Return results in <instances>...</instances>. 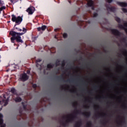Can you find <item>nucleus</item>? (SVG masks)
I'll use <instances>...</instances> for the list:
<instances>
[{"instance_id": "obj_1", "label": "nucleus", "mask_w": 127, "mask_h": 127, "mask_svg": "<svg viewBox=\"0 0 127 127\" xmlns=\"http://www.w3.org/2000/svg\"><path fill=\"white\" fill-rule=\"evenodd\" d=\"M22 31L23 33H18L12 31L9 32L10 35L12 36L10 38L11 42H12V43H14L15 40H16L17 42H20V43H23V41H22L21 37L20 36H21V35H23L24 33L26 32V29H25V28H23Z\"/></svg>"}, {"instance_id": "obj_2", "label": "nucleus", "mask_w": 127, "mask_h": 127, "mask_svg": "<svg viewBox=\"0 0 127 127\" xmlns=\"http://www.w3.org/2000/svg\"><path fill=\"white\" fill-rule=\"evenodd\" d=\"M81 110H76V112L74 113V114L70 115L71 117L66 120L65 123L62 121L63 126H64V127H65L66 124H68V123H72V122H74L75 119H77V115H78V114H81Z\"/></svg>"}, {"instance_id": "obj_3", "label": "nucleus", "mask_w": 127, "mask_h": 127, "mask_svg": "<svg viewBox=\"0 0 127 127\" xmlns=\"http://www.w3.org/2000/svg\"><path fill=\"white\" fill-rule=\"evenodd\" d=\"M11 20L13 22H15L18 24H19L22 21V18L20 16L16 17L14 15H12Z\"/></svg>"}, {"instance_id": "obj_4", "label": "nucleus", "mask_w": 127, "mask_h": 127, "mask_svg": "<svg viewBox=\"0 0 127 127\" xmlns=\"http://www.w3.org/2000/svg\"><path fill=\"white\" fill-rule=\"evenodd\" d=\"M57 79L58 80H61V81H64V82H66L68 83H74V80L72 79H67L66 81L64 80V77H63V75H58L56 76Z\"/></svg>"}, {"instance_id": "obj_5", "label": "nucleus", "mask_w": 127, "mask_h": 127, "mask_svg": "<svg viewBox=\"0 0 127 127\" xmlns=\"http://www.w3.org/2000/svg\"><path fill=\"white\" fill-rule=\"evenodd\" d=\"M111 31L114 35H115V36H117L118 37H121V32L118 31V29H112L111 30Z\"/></svg>"}, {"instance_id": "obj_6", "label": "nucleus", "mask_w": 127, "mask_h": 127, "mask_svg": "<svg viewBox=\"0 0 127 127\" xmlns=\"http://www.w3.org/2000/svg\"><path fill=\"white\" fill-rule=\"evenodd\" d=\"M105 6L107 10L111 11V12H116V7L110 6V4H106Z\"/></svg>"}, {"instance_id": "obj_7", "label": "nucleus", "mask_w": 127, "mask_h": 127, "mask_svg": "<svg viewBox=\"0 0 127 127\" xmlns=\"http://www.w3.org/2000/svg\"><path fill=\"white\" fill-rule=\"evenodd\" d=\"M26 11L29 14H33V12L35 11V8L33 6H30L27 9Z\"/></svg>"}, {"instance_id": "obj_8", "label": "nucleus", "mask_w": 127, "mask_h": 127, "mask_svg": "<svg viewBox=\"0 0 127 127\" xmlns=\"http://www.w3.org/2000/svg\"><path fill=\"white\" fill-rule=\"evenodd\" d=\"M88 6H91V9L95 10V6H94V1L93 0H90L87 2Z\"/></svg>"}, {"instance_id": "obj_9", "label": "nucleus", "mask_w": 127, "mask_h": 127, "mask_svg": "<svg viewBox=\"0 0 127 127\" xmlns=\"http://www.w3.org/2000/svg\"><path fill=\"white\" fill-rule=\"evenodd\" d=\"M20 79L21 81H26L27 79H28V76L26 75V74L24 73L22 75H21Z\"/></svg>"}, {"instance_id": "obj_10", "label": "nucleus", "mask_w": 127, "mask_h": 127, "mask_svg": "<svg viewBox=\"0 0 127 127\" xmlns=\"http://www.w3.org/2000/svg\"><path fill=\"white\" fill-rule=\"evenodd\" d=\"M4 99L2 101H0V103L2 106H6L7 105V102L8 99H5V97L4 96Z\"/></svg>"}, {"instance_id": "obj_11", "label": "nucleus", "mask_w": 127, "mask_h": 127, "mask_svg": "<svg viewBox=\"0 0 127 127\" xmlns=\"http://www.w3.org/2000/svg\"><path fill=\"white\" fill-rule=\"evenodd\" d=\"M117 4L120 5V6H122V7H126L127 6V2H117Z\"/></svg>"}, {"instance_id": "obj_12", "label": "nucleus", "mask_w": 127, "mask_h": 127, "mask_svg": "<svg viewBox=\"0 0 127 127\" xmlns=\"http://www.w3.org/2000/svg\"><path fill=\"white\" fill-rule=\"evenodd\" d=\"M2 123H3V120H2V115L0 114V126H1V127H5V125L2 124Z\"/></svg>"}, {"instance_id": "obj_13", "label": "nucleus", "mask_w": 127, "mask_h": 127, "mask_svg": "<svg viewBox=\"0 0 127 127\" xmlns=\"http://www.w3.org/2000/svg\"><path fill=\"white\" fill-rule=\"evenodd\" d=\"M118 25L120 28H122V29H125L126 27H127V22L125 23L124 25L122 24H119Z\"/></svg>"}, {"instance_id": "obj_14", "label": "nucleus", "mask_w": 127, "mask_h": 127, "mask_svg": "<svg viewBox=\"0 0 127 127\" xmlns=\"http://www.w3.org/2000/svg\"><path fill=\"white\" fill-rule=\"evenodd\" d=\"M83 116L86 117V118H90L91 117V112H86V113H81Z\"/></svg>"}, {"instance_id": "obj_15", "label": "nucleus", "mask_w": 127, "mask_h": 127, "mask_svg": "<svg viewBox=\"0 0 127 127\" xmlns=\"http://www.w3.org/2000/svg\"><path fill=\"white\" fill-rule=\"evenodd\" d=\"M41 61V60H40V59L37 60L36 61V66L37 67H38V68H40V67H42V65H39V64L40 63Z\"/></svg>"}, {"instance_id": "obj_16", "label": "nucleus", "mask_w": 127, "mask_h": 127, "mask_svg": "<svg viewBox=\"0 0 127 127\" xmlns=\"http://www.w3.org/2000/svg\"><path fill=\"white\" fill-rule=\"evenodd\" d=\"M38 31H44L46 29V26L44 25L42 27L37 28Z\"/></svg>"}, {"instance_id": "obj_17", "label": "nucleus", "mask_w": 127, "mask_h": 127, "mask_svg": "<svg viewBox=\"0 0 127 127\" xmlns=\"http://www.w3.org/2000/svg\"><path fill=\"white\" fill-rule=\"evenodd\" d=\"M81 125L82 122L81 121H79L75 125L74 127H81Z\"/></svg>"}, {"instance_id": "obj_18", "label": "nucleus", "mask_w": 127, "mask_h": 127, "mask_svg": "<svg viewBox=\"0 0 127 127\" xmlns=\"http://www.w3.org/2000/svg\"><path fill=\"white\" fill-rule=\"evenodd\" d=\"M122 124H126V118L122 119V121L120 122V123L119 122L118 123V125H122Z\"/></svg>"}, {"instance_id": "obj_19", "label": "nucleus", "mask_w": 127, "mask_h": 127, "mask_svg": "<svg viewBox=\"0 0 127 127\" xmlns=\"http://www.w3.org/2000/svg\"><path fill=\"white\" fill-rule=\"evenodd\" d=\"M107 115L106 114H104V115H103L100 113H98V114L95 115V118H99V117H100V116H101V117H105V116H106Z\"/></svg>"}, {"instance_id": "obj_20", "label": "nucleus", "mask_w": 127, "mask_h": 127, "mask_svg": "<svg viewBox=\"0 0 127 127\" xmlns=\"http://www.w3.org/2000/svg\"><path fill=\"white\" fill-rule=\"evenodd\" d=\"M115 20L118 23H121V18H119L118 17H115Z\"/></svg>"}, {"instance_id": "obj_21", "label": "nucleus", "mask_w": 127, "mask_h": 127, "mask_svg": "<svg viewBox=\"0 0 127 127\" xmlns=\"http://www.w3.org/2000/svg\"><path fill=\"white\" fill-rule=\"evenodd\" d=\"M56 66L57 67V66H59L60 65V60H57V61L56 62Z\"/></svg>"}, {"instance_id": "obj_22", "label": "nucleus", "mask_w": 127, "mask_h": 127, "mask_svg": "<svg viewBox=\"0 0 127 127\" xmlns=\"http://www.w3.org/2000/svg\"><path fill=\"white\" fill-rule=\"evenodd\" d=\"M87 126L88 127H91L92 126V122L91 121H89L87 124Z\"/></svg>"}, {"instance_id": "obj_23", "label": "nucleus", "mask_w": 127, "mask_h": 127, "mask_svg": "<svg viewBox=\"0 0 127 127\" xmlns=\"http://www.w3.org/2000/svg\"><path fill=\"white\" fill-rule=\"evenodd\" d=\"M15 102H21V98L19 97H17V98H15Z\"/></svg>"}, {"instance_id": "obj_24", "label": "nucleus", "mask_w": 127, "mask_h": 127, "mask_svg": "<svg viewBox=\"0 0 127 127\" xmlns=\"http://www.w3.org/2000/svg\"><path fill=\"white\" fill-rule=\"evenodd\" d=\"M6 7L4 6H3L0 8V11H2L3 9H5Z\"/></svg>"}, {"instance_id": "obj_25", "label": "nucleus", "mask_w": 127, "mask_h": 127, "mask_svg": "<svg viewBox=\"0 0 127 127\" xmlns=\"http://www.w3.org/2000/svg\"><path fill=\"white\" fill-rule=\"evenodd\" d=\"M67 36H68V35L67 34V33H64L63 34L64 38H67Z\"/></svg>"}, {"instance_id": "obj_26", "label": "nucleus", "mask_w": 127, "mask_h": 127, "mask_svg": "<svg viewBox=\"0 0 127 127\" xmlns=\"http://www.w3.org/2000/svg\"><path fill=\"white\" fill-rule=\"evenodd\" d=\"M11 92L12 94H15V89L14 88H11Z\"/></svg>"}, {"instance_id": "obj_27", "label": "nucleus", "mask_w": 127, "mask_h": 127, "mask_svg": "<svg viewBox=\"0 0 127 127\" xmlns=\"http://www.w3.org/2000/svg\"><path fill=\"white\" fill-rule=\"evenodd\" d=\"M65 61H63L62 63V66L63 68H64V66H65Z\"/></svg>"}, {"instance_id": "obj_28", "label": "nucleus", "mask_w": 127, "mask_h": 127, "mask_svg": "<svg viewBox=\"0 0 127 127\" xmlns=\"http://www.w3.org/2000/svg\"><path fill=\"white\" fill-rule=\"evenodd\" d=\"M98 16V13L97 12H94L93 13V17H97Z\"/></svg>"}, {"instance_id": "obj_29", "label": "nucleus", "mask_w": 127, "mask_h": 127, "mask_svg": "<svg viewBox=\"0 0 127 127\" xmlns=\"http://www.w3.org/2000/svg\"><path fill=\"white\" fill-rule=\"evenodd\" d=\"M122 41L124 43H126L127 42V38H123L122 39Z\"/></svg>"}, {"instance_id": "obj_30", "label": "nucleus", "mask_w": 127, "mask_h": 127, "mask_svg": "<svg viewBox=\"0 0 127 127\" xmlns=\"http://www.w3.org/2000/svg\"><path fill=\"white\" fill-rule=\"evenodd\" d=\"M122 11L123 12H124L125 13H127V9L126 8H122Z\"/></svg>"}, {"instance_id": "obj_31", "label": "nucleus", "mask_w": 127, "mask_h": 127, "mask_svg": "<svg viewBox=\"0 0 127 127\" xmlns=\"http://www.w3.org/2000/svg\"><path fill=\"white\" fill-rule=\"evenodd\" d=\"M77 105V103H73L72 104V106L74 107V108H75L76 110H77V107H76V105Z\"/></svg>"}, {"instance_id": "obj_32", "label": "nucleus", "mask_w": 127, "mask_h": 127, "mask_svg": "<svg viewBox=\"0 0 127 127\" xmlns=\"http://www.w3.org/2000/svg\"><path fill=\"white\" fill-rule=\"evenodd\" d=\"M78 25H79V26H82L83 25V21H80V24L79 23V22H78Z\"/></svg>"}, {"instance_id": "obj_33", "label": "nucleus", "mask_w": 127, "mask_h": 127, "mask_svg": "<svg viewBox=\"0 0 127 127\" xmlns=\"http://www.w3.org/2000/svg\"><path fill=\"white\" fill-rule=\"evenodd\" d=\"M107 2H108V3H111L112 1H113V0H106Z\"/></svg>"}, {"instance_id": "obj_34", "label": "nucleus", "mask_w": 127, "mask_h": 127, "mask_svg": "<svg viewBox=\"0 0 127 127\" xmlns=\"http://www.w3.org/2000/svg\"><path fill=\"white\" fill-rule=\"evenodd\" d=\"M101 124H103L104 126H106V125H107V121L101 122Z\"/></svg>"}, {"instance_id": "obj_35", "label": "nucleus", "mask_w": 127, "mask_h": 127, "mask_svg": "<svg viewBox=\"0 0 127 127\" xmlns=\"http://www.w3.org/2000/svg\"><path fill=\"white\" fill-rule=\"evenodd\" d=\"M16 29H18V31H19L20 32H21V31H22V30H21V29H18L17 28H16Z\"/></svg>"}, {"instance_id": "obj_36", "label": "nucleus", "mask_w": 127, "mask_h": 127, "mask_svg": "<svg viewBox=\"0 0 127 127\" xmlns=\"http://www.w3.org/2000/svg\"><path fill=\"white\" fill-rule=\"evenodd\" d=\"M69 92H72V93H76V91H75V90H69Z\"/></svg>"}, {"instance_id": "obj_37", "label": "nucleus", "mask_w": 127, "mask_h": 127, "mask_svg": "<svg viewBox=\"0 0 127 127\" xmlns=\"http://www.w3.org/2000/svg\"><path fill=\"white\" fill-rule=\"evenodd\" d=\"M97 88H98V86H97V85L94 86V90H96Z\"/></svg>"}, {"instance_id": "obj_38", "label": "nucleus", "mask_w": 127, "mask_h": 127, "mask_svg": "<svg viewBox=\"0 0 127 127\" xmlns=\"http://www.w3.org/2000/svg\"><path fill=\"white\" fill-rule=\"evenodd\" d=\"M46 71H48V64L47 65Z\"/></svg>"}, {"instance_id": "obj_39", "label": "nucleus", "mask_w": 127, "mask_h": 127, "mask_svg": "<svg viewBox=\"0 0 127 127\" xmlns=\"http://www.w3.org/2000/svg\"><path fill=\"white\" fill-rule=\"evenodd\" d=\"M33 87L34 88H36V84H34V85H33Z\"/></svg>"}, {"instance_id": "obj_40", "label": "nucleus", "mask_w": 127, "mask_h": 127, "mask_svg": "<svg viewBox=\"0 0 127 127\" xmlns=\"http://www.w3.org/2000/svg\"><path fill=\"white\" fill-rule=\"evenodd\" d=\"M58 30H59V29H55V31H58Z\"/></svg>"}, {"instance_id": "obj_41", "label": "nucleus", "mask_w": 127, "mask_h": 127, "mask_svg": "<svg viewBox=\"0 0 127 127\" xmlns=\"http://www.w3.org/2000/svg\"><path fill=\"white\" fill-rule=\"evenodd\" d=\"M127 109V106H124V109L126 110Z\"/></svg>"}, {"instance_id": "obj_42", "label": "nucleus", "mask_w": 127, "mask_h": 127, "mask_svg": "<svg viewBox=\"0 0 127 127\" xmlns=\"http://www.w3.org/2000/svg\"><path fill=\"white\" fill-rule=\"evenodd\" d=\"M82 59H83V57H80L79 60H82Z\"/></svg>"}, {"instance_id": "obj_43", "label": "nucleus", "mask_w": 127, "mask_h": 127, "mask_svg": "<svg viewBox=\"0 0 127 127\" xmlns=\"http://www.w3.org/2000/svg\"><path fill=\"white\" fill-rule=\"evenodd\" d=\"M84 108H85V109H87V108H89V107H88L87 106H84Z\"/></svg>"}, {"instance_id": "obj_44", "label": "nucleus", "mask_w": 127, "mask_h": 127, "mask_svg": "<svg viewBox=\"0 0 127 127\" xmlns=\"http://www.w3.org/2000/svg\"><path fill=\"white\" fill-rule=\"evenodd\" d=\"M50 68V64H48V68L49 69Z\"/></svg>"}, {"instance_id": "obj_45", "label": "nucleus", "mask_w": 127, "mask_h": 127, "mask_svg": "<svg viewBox=\"0 0 127 127\" xmlns=\"http://www.w3.org/2000/svg\"><path fill=\"white\" fill-rule=\"evenodd\" d=\"M125 53H126L127 54V50L125 49Z\"/></svg>"}, {"instance_id": "obj_46", "label": "nucleus", "mask_w": 127, "mask_h": 127, "mask_svg": "<svg viewBox=\"0 0 127 127\" xmlns=\"http://www.w3.org/2000/svg\"><path fill=\"white\" fill-rule=\"evenodd\" d=\"M1 3H2V2H1V0H0V5L1 4Z\"/></svg>"}, {"instance_id": "obj_47", "label": "nucleus", "mask_w": 127, "mask_h": 127, "mask_svg": "<svg viewBox=\"0 0 127 127\" xmlns=\"http://www.w3.org/2000/svg\"><path fill=\"white\" fill-rule=\"evenodd\" d=\"M68 2H69V3H71L72 2L71 1V0H68Z\"/></svg>"}, {"instance_id": "obj_48", "label": "nucleus", "mask_w": 127, "mask_h": 127, "mask_svg": "<svg viewBox=\"0 0 127 127\" xmlns=\"http://www.w3.org/2000/svg\"><path fill=\"white\" fill-rule=\"evenodd\" d=\"M88 94H90L91 95V94H92V92H88Z\"/></svg>"}, {"instance_id": "obj_49", "label": "nucleus", "mask_w": 127, "mask_h": 127, "mask_svg": "<svg viewBox=\"0 0 127 127\" xmlns=\"http://www.w3.org/2000/svg\"><path fill=\"white\" fill-rule=\"evenodd\" d=\"M29 73H30V71H27V73H28V74H29Z\"/></svg>"}, {"instance_id": "obj_50", "label": "nucleus", "mask_w": 127, "mask_h": 127, "mask_svg": "<svg viewBox=\"0 0 127 127\" xmlns=\"http://www.w3.org/2000/svg\"><path fill=\"white\" fill-rule=\"evenodd\" d=\"M96 100H100V98H96Z\"/></svg>"}, {"instance_id": "obj_51", "label": "nucleus", "mask_w": 127, "mask_h": 127, "mask_svg": "<svg viewBox=\"0 0 127 127\" xmlns=\"http://www.w3.org/2000/svg\"><path fill=\"white\" fill-rule=\"evenodd\" d=\"M63 119H65V118H66V117H65V116H64L63 117Z\"/></svg>"}, {"instance_id": "obj_52", "label": "nucleus", "mask_w": 127, "mask_h": 127, "mask_svg": "<svg viewBox=\"0 0 127 127\" xmlns=\"http://www.w3.org/2000/svg\"><path fill=\"white\" fill-rule=\"evenodd\" d=\"M126 46L127 47V43L126 44Z\"/></svg>"}, {"instance_id": "obj_53", "label": "nucleus", "mask_w": 127, "mask_h": 127, "mask_svg": "<svg viewBox=\"0 0 127 127\" xmlns=\"http://www.w3.org/2000/svg\"><path fill=\"white\" fill-rule=\"evenodd\" d=\"M85 102H87V99H85Z\"/></svg>"}, {"instance_id": "obj_54", "label": "nucleus", "mask_w": 127, "mask_h": 127, "mask_svg": "<svg viewBox=\"0 0 127 127\" xmlns=\"http://www.w3.org/2000/svg\"><path fill=\"white\" fill-rule=\"evenodd\" d=\"M48 31H50V29H49V30H48Z\"/></svg>"}, {"instance_id": "obj_55", "label": "nucleus", "mask_w": 127, "mask_h": 127, "mask_svg": "<svg viewBox=\"0 0 127 127\" xmlns=\"http://www.w3.org/2000/svg\"><path fill=\"white\" fill-rule=\"evenodd\" d=\"M55 38H56V36H55Z\"/></svg>"}, {"instance_id": "obj_56", "label": "nucleus", "mask_w": 127, "mask_h": 127, "mask_svg": "<svg viewBox=\"0 0 127 127\" xmlns=\"http://www.w3.org/2000/svg\"><path fill=\"white\" fill-rule=\"evenodd\" d=\"M58 71H59V69H58Z\"/></svg>"}]
</instances>
